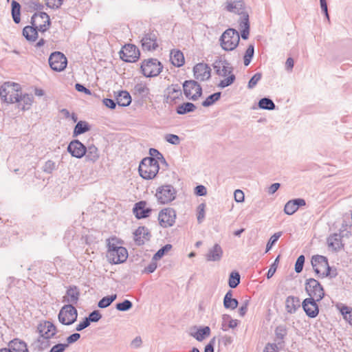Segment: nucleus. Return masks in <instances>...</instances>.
<instances>
[{
    "instance_id": "f257e3e1",
    "label": "nucleus",
    "mask_w": 352,
    "mask_h": 352,
    "mask_svg": "<svg viewBox=\"0 0 352 352\" xmlns=\"http://www.w3.org/2000/svg\"><path fill=\"white\" fill-rule=\"evenodd\" d=\"M32 25H27L23 30V36L30 42H34L38 37V31L45 32L49 29L51 22L49 15L43 12L34 13L31 18Z\"/></svg>"
},
{
    "instance_id": "f03ea898",
    "label": "nucleus",
    "mask_w": 352,
    "mask_h": 352,
    "mask_svg": "<svg viewBox=\"0 0 352 352\" xmlns=\"http://www.w3.org/2000/svg\"><path fill=\"white\" fill-rule=\"evenodd\" d=\"M160 170V165L157 159L144 157L139 164L138 172L140 175L144 179L150 180L154 179Z\"/></svg>"
},
{
    "instance_id": "7ed1b4c3",
    "label": "nucleus",
    "mask_w": 352,
    "mask_h": 352,
    "mask_svg": "<svg viewBox=\"0 0 352 352\" xmlns=\"http://www.w3.org/2000/svg\"><path fill=\"white\" fill-rule=\"evenodd\" d=\"M21 90V87L19 84L6 82L0 87V97L6 103H16L19 102Z\"/></svg>"
},
{
    "instance_id": "20e7f679",
    "label": "nucleus",
    "mask_w": 352,
    "mask_h": 352,
    "mask_svg": "<svg viewBox=\"0 0 352 352\" xmlns=\"http://www.w3.org/2000/svg\"><path fill=\"white\" fill-rule=\"evenodd\" d=\"M239 41V34L233 28L227 29L219 38L220 45L225 51L234 50L238 46Z\"/></svg>"
},
{
    "instance_id": "39448f33",
    "label": "nucleus",
    "mask_w": 352,
    "mask_h": 352,
    "mask_svg": "<svg viewBox=\"0 0 352 352\" xmlns=\"http://www.w3.org/2000/svg\"><path fill=\"white\" fill-rule=\"evenodd\" d=\"M177 190L170 184L159 186L156 190L155 197L161 204H167L176 198Z\"/></svg>"
},
{
    "instance_id": "423d86ee",
    "label": "nucleus",
    "mask_w": 352,
    "mask_h": 352,
    "mask_svg": "<svg viewBox=\"0 0 352 352\" xmlns=\"http://www.w3.org/2000/svg\"><path fill=\"white\" fill-rule=\"evenodd\" d=\"M142 74L147 78L158 76L163 69L162 63L156 58L144 60L141 65Z\"/></svg>"
},
{
    "instance_id": "0eeeda50",
    "label": "nucleus",
    "mask_w": 352,
    "mask_h": 352,
    "mask_svg": "<svg viewBox=\"0 0 352 352\" xmlns=\"http://www.w3.org/2000/svg\"><path fill=\"white\" fill-rule=\"evenodd\" d=\"M311 263L316 274L322 277H326L330 274L331 267L325 256L315 255L312 256Z\"/></svg>"
},
{
    "instance_id": "6e6552de",
    "label": "nucleus",
    "mask_w": 352,
    "mask_h": 352,
    "mask_svg": "<svg viewBox=\"0 0 352 352\" xmlns=\"http://www.w3.org/2000/svg\"><path fill=\"white\" fill-rule=\"evenodd\" d=\"M78 312L72 305H65L60 310L58 318L64 325L72 324L77 319Z\"/></svg>"
},
{
    "instance_id": "1a4fd4ad",
    "label": "nucleus",
    "mask_w": 352,
    "mask_h": 352,
    "mask_svg": "<svg viewBox=\"0 0 352 352\" xmlns=\"http://www.w3.org/2000/svg\"><path fill=\"white\" fill-rule=\"evenodd\" d=\"M305 290L310 296V298H315L318 301H320L324 296L322 286L314 278L307 280Z\"/></svg>"
},
{
    "instance_id": "9d476101",
    "label": "nucleus",
    "mask_w": 352,
    "mask_h": 352,
    "mask_svg": "<svg viewBox=\"0 0 352 352\" xmlns=\"http://www.w3.org/2000/svg\"><path fill=\"white\" fill-rule=\"evenodd\" d=\"M184 93L186 98L193 101L197 100L202 94V88L195 80H186L183 84Z\"/></svg>"
},
{
    "instance_id": "9b49d317",
    "label": "nucleus",
    "mask_w": 352,
    "mask_h": 352,
    "mask_svg": "<svg viewBox=\"0 0 352 352\" xmlns=\"http://www.w3.org/2000/svg\"><path fill=\"white\" fill-rule=\"evenodd\" d=\"M49 64L54 71L62 72L67 67V60L62 52H55L52 53L50 56Z\"/></svg>"
},
{
    "instance_id": "f8f14e48",
    "label": "nucleus",
    "mask_w": 352,
    "mask_h": 352,
    "mask_svg": "<svg viewBox=\"0 0 352 352\" xmlns=\"http://www.w3.org/2000/svg\"><path fill=\"white\" fill-rule=\"evenodd\" d=\"M176 219V212L171 208L162 209L158 215L160 224L163 228H168L173 226Z\"/></svg>"
},
{
    "instance_id": "ddd939ff",
    "label": "nucleus",
    "mask_w": 352,
    "mask_h": 352,
    "mask_svg": "<svg viewBox=\"0 0 352 352\" xmlns=\"http://www.w3.org/2000/svg\"><path fill=\"white\" fill-rule=\"evenodd\" d=\"M139 50L132 44L125 45L120 52V58L125 62L134 63L139 59Z\"/></svg>"
},
{
    "instance_id": "4468645a",
    "label": "nucleus",
    "mask_w": 352,
    "mask_h": 352,
    "mask_svg": "<svg viewBox=\"0 0 352 352\" xmlns=\"http://www.w3.org/2000/svg\"><path fill=\"white\" fill-rule=\"evenodd\" d=\"M107 257L111 263H122L126 260L128 252L124 247L117 248L115 250H108Z\"/></svg>"
},
{
    "instance_id": "2eb2a0df",
    "label": "nucleus",
    "mask_w": 352,
    "mask_h": 352,
    "mask_svg": "<svg viewBox=\"0 0 352 352\" xmlns=\"http://www.w3.org/2000/svg\"><path fill=\"white\" fill-rule=\"evenodd\" d=\"M142 47L144 51H155L158 47L157 33L152 31L145 33L141 39Z\"/></svg>"
},
{
    "instance_id": "dca6fc26",
    "label": "nucleus",
    "mask_w": 352,
    "mask_h": 352,
    "mask_svg": "<svg viewBox=\"0 0 352 352\" xmlns=\"http://www.w3.org/2000/svg\"><path fill=\"white\" fill-rule=\"evenodd\" d=\"M67 149L72 156L76 158L82 157L87 152V147L78 140H72Z\"/></svg>"
},
{
    "instance_id": "f3484780",
    "label": "nucleus",
    "mask_w": 352,
    "mask_h": 352,
    "mask_svg": "<svg viewBox=\"0 0 352 352\" xmlns=\"http://www.w3.org/2000/svg\"><path fill=\"white\" fill-rule=\"evenodd\" d=\"M316 302L318 301L315 298H307L302 303L305 312L310 318H316L318 314L319 309Z\"/></svg>"
},
{
    "instance_id": "a211bd4d",
    "label": "nucleus",
    "mask_w": 352,
    "mask_h": 352,
    "mask_svg": "<svg viewBox=\"0 0 352 352\" xmlns=\"http://www.w3.org/2000/svg\"><path fill=\"white\" fill-rule=\"evenodd\" d=\"M216 74L220 76H226L232 72V67L226 60L217 59L213 63Z\"/></svg>"
},
{
    "instance_id": "6ab92c4d",
    "label": "nucleus",
    "mask_w": 352,
    "mask_h": 352,
    "mask_svg": "<svg viewBox=\"0 0 352 352\" xmlns=\"http://www.w3.org/2000/svg\"><path fill=\"white\" fill-rule=\"evenodd\" d=\"M193 72L197 80L204 81L210 78L211 69L207 64L198 63L194 67Z\"/></svg>"
},
{
    "instance_id": "aec40b11",
    "label": "nucleus",
    "mask_w": 352,
    "mask_h": 352,
    "mask_svg": "<svg viewBox=\"0 0 352 352\" xmlns=\"http://www.w3.org/2000/svg\"><path fill=\"white\" fill-rule=\"evenodd\" d=\"M80 291L76 286H69L65 295L63 298V302L68 303L67 305H76L79 299Z\"/></svg>"
},
{
    "instance_id": "412c9836",
    "label": "nucleus",
    "mask_w": 352,
    "mask_h": 352,
    "mask_svg": "<svg viewBox=\"0 0 352 352\" xmlns=\"http://www.w3.org/2000/svg\"><path fill=\"white\" fill-rule=\"evenodd\" d=\"M38 330L41 337H45V338H51L56 333V327L50 321L41 323L38 327Z\"/></svg>"
},
{
    "instance_id": "4be33fe9",
    "label": "nucleus",
    "mask_w": 352,
    "mask_h": 352,
    "mask_svg": "<svg viewBox=\"0 0 352 352\" xmlns=\"http://www.w3.org/2000/svg\"><path fill=\"white\" fill-rule=\"evenodd\" d=\"M146 203L143 201H139L135 204L133 211L138 219L146 218L149 216V214L151 212V209L146 208Z\"/></svg>"
},
{
    "instance_id": "5701e85b",
    "label": "nucleus",
    "mask_w": 352,
    "mask_h": 352,
    "mask_svg": "<svg viewBox=\"0 0 352 352\" xmlns=\"http://www.w3.org/2000/svg\"><path fill=\"white\" fill-rule=\"evenodd\" d=\"M133 239L138 245H142L146 241L149 240V232L145 227H139L133 232Z\"/></svg>"
},
{
    "instance_id": "b1692460",
    "label": "nucleus",
    "mask_w": 352,
    "mask_h": 352,
    "mask_svg": "<svg viewBox=\"0 0 352 352\" xmlns=\"http://www.w3.org/2000/svg\"><path fill=\"white\" fill-rule=\"evenodd\" d=\"M223 256V250L220 245L216 243L212 248L208 250L206 255L208 261H219Z\"/></svg>"
},
{
    "instance_id": "393cba45",
    "label": "nucleus",
    "mask_w": 352,
    "mask_h": 352,
    "mask_svg": "<svg viewBox=\"0 0 352 352\" xmlns=\"http://www.w3.org/2000/svg\"><path fill=\"white\" fill-rule=\"evenodd\" d=\"M327 244L333 251L340 250L343 247L340 234L334 233L330 235L327 239Z\"/></svg>"
},
{
    "instance_id": "a878e982",
    "label": "nucleus",
    "mask_w": 352,
    "mask_h": 352,
    "mask_svg": "<svg viewBox=\"0 0 352 352\" xmlns=\"http://www.w3.org/2000/svg\"><path fill=\"white\" fill-rule=\"evenodd\" d=\"M19 98V102H17L19 104V107H21L23 111L30 109L34 100L32 95L29 94H23L22 91L21 90Z\"/></svg>"
},
{
    "instance_id": "bb28decb",
    "label": "nucleus",
    "mask_w": 352,
    "mask_h": 352,
    "mask_svg": "<svg viewBox=\"0 0 352 352\" xmlns=\"http://www.w3.org/2000/svg\"><path fill=\"white\" fill-rule=\"evenodd\" d=\"M11 352H28L27 344L19 339H14L8 343Z\"/></svg>"
},
{
    "instance_id": "cd10ccee",
    "label": "nucleus",
    "mask_w": 352,
    "mask_h": 352,
    "mask_svg": "<svg viewBox=\"0 0 352 352\" xmlns=\"http://www.w3.org/2000/svg\"><path fill=\"white\" fill-rule=\"evenodd\" d=\"M300 307V300L298 297L288 296L285 300V309L289 314H294Z\"/></svg>"
},
{
    "instance_id": "c85d7f7f",
    "label": "nucleus",
    "mask_w": 352,
    "mask_h": 352,
    "mask_svg": "<svg viewBox=\"0 0 352 352\" xmlns=\"http://www.w3.org/2000/svg\"><path fill=\"white\" fill-rule=\"evenodd\" d=\"M226 9L228 11L238 14L240 16H241L243 13H246L243 11L244 6L242 1H228Z\"/></svg>"
},
{
    "instance_id": "c756f323",
    "label": "nucleus",
    "mask_w": 352,
    "mask_h": 352,
    "mask_svg": "<svg viewBox=\"0 0 352 352\" xmlns=\"http://www.w3.org/2000/svg\"><path fill=\"white\" fill-rule=\"evenodd\" d=\"M170 60L171 63L177 67H182L184 64V56L180 50H171L170 54Z\"/></svg>"
},
{
    "instance_id": "7c9ffc66",
    "label": "nucleus",
    "mask_w": 352,
    "mask_h": 352,
    "mask_svg": "<svg viewBox=\"0 0 352 352\" xmlns=\"http://www.w3.org/2000/svg\"><path fill=\"white\" fill-rule=\"evenodd\" d=\"M238 325V320H234L228 314L222 316L221 329L224 331L229 329H234Z\"/></svg>"
},
{
    "instance_id": "2f4dec72",
    "label": "nucleus",
    "mask_w": 352,
    "mask_h": 352,
    "mask_svg": "<svg viewBox=\"0 0 352 352\" xmlns=\"http://www.w3.org/2000/svg\"><path fill=\"white\" fill-rule=\"evenodd\" d=\"M117 104L120 107H127L131 102V98L126 91H120L116 97Z\"/></svg>"
},
{
    "instance_id": "473e14b6",
    "label": "nucleus",
    "mask_w": 352,
    "mask_h": 352,
    "mask_svg": "<svg viewBox=\"0 0 352 352\" xmlns=\"http://www.w3.org/2000/svg\"><path fill=\"white\" fill-rule=\"evenodd\" d=\"M239 302L236 298H232V292L229 290L223 298V306L226 309H234L237 307Z\"/></svg>"
},
{
    "instance_id": "72a5a7b5",
    "label": "nucleus",
    "mask_w": 352,
    "mask_h": 352,
    "mask_svg": "<svg viewBox=\"0 0 352 352\" xmlns=\"http://www.w3.org/2000/svg\"><path fill=\"white\" fill-rule=\"evenodd\" d=\"M85 157L87 161L95 162L100 157L98 148L95 145H90L87 148Z\"/></svg>"
},
{
    "instance_id": "f704fd0d",
    "label": "nucleus",
    "mask_w": 352,
    "mask_h": 352,
    "mask_svg": "<svg viewBox=\"0 0 352 352\" xmlns=\"http://www.w3.org/2000/svg\"><path fill=\"white\" fill-rule=\"evenodd\" d=\"M90 129H91V126L88 124V122H87L86 121L80 120L77 122V124H76V126L74 127V132H73V136L76 137L79 135H81L82 133H85L90 131Z\"/></svg>"
},
{
    "instance_id": "c9c22d12",
    "label": "nucleus",
    "mask_w": 352,
    "mask_h": 352,
    "mask_svg": "<svg viewBox=\"0 0 352 352\" xmlns=\"http://www.w3.org/2000/svg\"><path fill=\"white\" fill-rule=\"evenodd\" d=\"M196 109V106L192 102H184L177 107L176 112L179 115H184L188 113L193 112Z\"/></svg>"
},
{
    "instance_id": "e433bc0d",
    "label": "nucleus",
    "mask_w": 352,
    "mask_h": 352,
    "mask_svg": "<svg viewBox=\"0 0 352 352\" xmlns=\"http://www.w3.org/2000/svg\"><path fill=\"white\" fill-rule=\"evenodd\" d=\"M287 334V328L285 324H280L275 329L276 340L278 341V344L283 342L285 337Z\"/></svg>"
},
{
    "instance_id": "4c0bfd02",
    "label": "nucleus",
    "mask_w": 352,
    "mask_h": 352,
    "mask_svg": "<svg viewBox=\"0 0 352 352\" xmlns=\"http://www.w3.org/2000/svg\"><path fill=\"white\" fill-rule=\"evenodd\" d=\"M12 6V16L13 19V21L15 23H19L21 21L20 14H21V6L20 4L13 0L11 3Z\"/></svg>"
},
{
    "instance_id": "58836bf2",
    "label": "nucleus",
    "mask_w": 352,
    "mask_h": 352,
    "mask_svg": "<svg viewBox=\"0 0 352 352\" xmlns=\"http://www.w3.org/2000/svg\"><path fill=\"white\" fill-rule=\"evenodd\" d=\"M210 329L209 327H204L199 329L197 332L192 334V336L198 341H202L206 337L210 336Z\"/></svg>"
},
{
    "instance_id": "ea45409f",
    "label": "nucleus",
    "mask_w": 352,
    "mask_h": 352,
    "mask_svg": "<svg viewBox=\"0 0 352 352\" xmlns=\"http://www.w3.org/2000/svg\"><path fill=\"white\" fill-rule=\"evenodd\" d=\"M258 107L262 109L274 110L276 105L271 99L268 98H263L259 100Z\"/></svg>"
},
{
    "instance_id": "a19ab883",
    "label": "nucleus",
    "mask_w": 352,
    "mask_h": 352,
    "mask_svg": "<svg viewBox=\"0 0 352 352\" xmlns=\"http://www.w3.org/2000/svg\"><path fill=\"white\" fill-rule=\"evenodd\" d=\"M240 274L237 272H232L230 274L228 285L229 287L234 289L240 283Z\"/></svg>"
},
{
    "instance_id": "79ce46f5",
    "label": "nucleus",
    "mask_w": 352,
    "mask_h": 352,
    "mask_svg": "<svg viewBox=\"0 0 352 352\" xmlns=\"http://www.w3.org/2000/svg\"><path fill=\"white\" fill-rule=\"evenodd\" d=\"M117 298L116 294L103 297L98 303L100 308H106L109 307Z\"/></svg>"
},
{
    "instance_id": "37998d69",
    "label": "nucleus",
    "mask_w": 352,
    "mask_h": 352,
    "mask_svg": "<svg viewBox=\"0 0 352 352\" xmlns=\"http://www.w3.org/2000/svg\"><path fill=\"white\" fill-rule=\"evenodd\" d=\"M344 319L352 325V308L347 306H342L340 309Z\"/></svg>"
},
{
    "instance_id": "c03bdc74",
    "label": "nucleus",
    "mask_w": 352,
    "mask_h": 352,
    "mask_svg": "<svg viewBox=\"0 0 352 352\" xmlns=\"http://www.w3.org/2000/svg\"><path fill=\"white\" fill-rule=\"evenodd\" d=\"M254 45H249L248 47L244 57H243V63L245 66H248L250 65L252 57L254 56Z\"/></svg>"
},
{
    "instance_id": "a18cd8bd",
    "label": "nucleus",
    "mask_w": 352,
    "mask_h": 352,
    "mask_svg": "<svg viewBox=\"0 0 352 352\" xmlns=\"http://www.w3.org/2000/svg\"><path fill=\"white\" fill-rule=\"evenodd\" d=\"M221 94V92H216L210 95L204 101H203L202 105L205 107L212 105L215 102L219 100Z\"/></svg>"
},
{
    "instance_id": "49530a36",
    "label": "nucleus",
    "mask_w": 352,
    "mask_h": 352,
    "mask_svg": "<svg viewBox=\"0 0 352 352\" xmlns=\"http://www.w3.org/2000/svg\"><path fill=\"white\" fill-rule=\"evenodd\" d=\"M239 27L241 30L250 29L249 15L248 13H243L239 20Z\"/></svg>"
},
{
    "instance_id": "de8ad7c7",
    "label": "nucleus",
    "mask_w": 352,
    "mask_h": 352,
    "mask_svg": "<svg viewBox=\"0 0 352 352\" xmlns=\"http://www.w3.org/2000/svg\"><path fill=\"white\" fill-rule=\"evenodd\" d=\"M172 248V245L170 244H166L160 248L153 256V260H160L162 258L164 255L170 251Z\"/></svg>"
},
{
    "instance_id": "09e8293b",
    "label": "nucleus",
    "mask_w": 352,
    "mask_h": 352,
    "mask_svg": "<svg viewBox=\"0 0 352 352\" xmlns=\"http://www.w3.org/2000/svg\"><path fill=\"white\" fill-rule=\"evenodd\" d=\"M134 90L136 93L141 95L142 96H146L149 93V89L148 87L143 83H138L135 85Z\"/></svg>"
},
{
    "instance_id": "8fccbe9b",
    "label": "nucleus",
    "mask_w": 352,
    "mask_h": 352,
    "mask_svg": "<svg viewBox=\"0 0 352 352\" xmlns=\"http://www.w3.org/2000/svg\"><path fill=\"white\" fill-rule=\"evenodd\" d=\"M282 232H278L274 234L268 241L267 245H266V250L265 252H269L272 246L276 243V241L278 240V239L281 236Z\"/></svg>"
},
{
    "instance_id": "3c124183",
    "label": "nucleus",
    "mask_w": 352,
    "mask_h": 352,
    "mask_svg": "<svg viewBox=\"0 0 352 352\" xmlns=\"http://www.w3.org/2000/svg\"><path fill=\"white\" fill-rule=\"evenodd\" d=\"M149 154L151 155V158L157 159L158 162H161L162 163L167 164L163 155L158 150L151 148L149 149Z\"/></svg>"
},
{
    "instance_id": "603ef678",
    "label": "nucleus",
    "mask_w": 352,
    "mask_h": 352,
    "mask_svg": "<svg viewBox=\"0 0 352 352\" xmlns=\"http://www.w3.org/2000/svg\"><path fill=\"white\" fill-rule=\"evenodd\" d=\"M133 303L129 300H124L122 302L116 304V309L120 311H126L131 309Z\"/></svg>"
},
{
    "instance_id": "864d4df0",
    "label": "nucleus",
    "mask_w": 352,
    "mask_h": 352,
    "mask_svg": "<svg viewBox=\"0 0 352 352\" xmlns=\"http://www.w3.org/2000/svg\"><path fill=\"white\" fill-rule=\"evenodd\" d=\"M164 140L173 145H178L180 144V138L175 134L168 133L164 135Z\"/></svg>"
},
{
    "instance_id": "5fc2aeb1",
    "label": "nucleus",
    "mask_w": 352,
    "mask_h": 352,
    "mask_svg": "<svg viewBox=\"0 0 352 352\" xmlns=\"http://www.w3.org/2000/svg\"><path fill=\"white\" fill-rule=\"evenodd\" d=\"M297 211V208L295 206V204L292 200L287 201L284 208V212L288 214L292 215Z\"/></svg>"
},
{
    "instance_id": "6e6d98bb",
    "label": "nucleus",
    "mask_w": 352,
    "mask_h": 352,
    "mask_svg": "<svg viewBox=\"0 0 352 352\" xmlns=\"http://www.w3.org/2000/svg\"><path fill=\"white\" fill-rule=\"evenodd\" d=\"M102 318V315L100 314V311L98 310H94L92 312H91L89 315V316L87 318V320L90 323L92 322H96L99 321Z\"/></svg>"
},
{
    "instance_id": "4d7b16f0",
    "label": "nucleus",
    "mask_w": 352,
    "mask_h": 352,
    "mask_svg": "<svg viewBox=\"0 0 352 352\" xmlns=\"http://www.w3.org/2000/svg\"><path fill=\"white\" fill-rule=\"evenodd\" d=\"M49 339L50 338H45V337H39L38 339V343L39 344L38 347L39 350L43 351L50 346L51 343Z\"/></svg>"
},
{
    "instance_id": "13d9d810",
    "label": "nucleus",
    "mask_w": 352,
    "mask_h": 352,
    "mask_svg": "<svg viewBox=\"0 0 352 352\" xmlns=\"http://www.w3.org/2000/svg\"><path fill=\"white\" fill-rule=\"evenodd\" d=\"M305 258L303 255L298 257L295 263V271L296 273H300L302 271Z\"/></svg>"
},
{
    "instance_id": "bf43d9fd",
    "label": "nucleus",
    "mask_w": 352,
    "mask_h": 352,
    "mask_svg": "<svg viewBox=\"0 0 352 352\" xmlns=\"http://www.w3.org/2000/svg\"><path fill=\"white\" fill-rule=\"evenodd\" d=\"M28 7L34 10L41 11L43 9L44 6L40 3L38 0H30L28 3Z\"/></svg>"
},
{
    "instance_id": "052dcab7",
    "label": "nucleus",
    "mask_w": 352,
    "mask_h": 352,
    "mask_svg": "<svg viewBox=\"0 0 352 352\" xmlns=\"http://www.w3.org/2000/svg\"><path fill=\"white\" fill-rule=\"evenodd\" d=\"M235 80V76L234 74H230L228 78L221 80L219 84V87L221 88L226 87L230 85H232Z\"/></svg>"
},
{
    "instance_id": "680f3d73",
    "label": "nucleus",
    "mask_w": 352,
    "mask_h": 352,
    "mask_svg": "<svg viewBox=\"0 0 352 352\" xmlns=\"http://www.w3.org/2000/svg\"><path fill=\"white\" fill-rule=\"evenodd\" d=\"M262 74L261 73H256L250 80L248 82V88L252 89L254 88L258 83V82L261 79Z\"/></svg>"
},
{
    "instance_id": "e2e57ef3",
    "label": "nucleus",
    "mask_w": 352,
    "mask_h": 352,
    "mask_svg": "<svg viewBox=\"0 0 352 352\" xmlns=\"http://www.w3.org/2000/svg\"><path fill=\"white\" fill-rule=\"evenodd\" d=\"M55 169L56 164L52 160L47 161L43 167V170L47 173H51Z\"/></svg>"
},
{
    "instance_id": "0e129e2a",
    "label": "nucleus",
    "mask_w": 352,
    "mask_h": 352,
    "mask_svg": "<svg viewBox=\"0 0 352 352\" xmlns=\"http://www.w3.org/2000/svg\"><path fill=\"white\" fill-rule=\"evenodd\" d=\"M107 241L108 250H115L117 248L122 247L119 241L115 237L108 239Z\"/></svg>"
},
{
    "instance_id": "69168bd1",
    "label": "nucleus",
    "mask_w": 352,
    "mask_h": 352,
    "mask_svg": "<svg viewBox=\"0 0 352 352\" xmlns=\"http://www.w3.org/2000/svg\"><path fill=\"white\" fill-rule=\"evenodd\" d=\"M197 210V221L199 223H201L205 218V204H199Z\"/></svg>"
},
{
    "instance_id": "338daca9",
    "label": "nucleus",
    "mask_w": 352,
    "mask_h": 352,
    "mask_svg": "<svg viewBox=\"0 0 352 352\" xmlns=\"http://www.w3.org/2000/svg\"><path fill=\"white\" fill-rule=\"evenodd\" d=\"M68 347V344L59 343L53 346L49 352H64Z\"/></svg>"
},
{
    "instance_id": "774afa93",
    "label": "nucleus",
    "mask_w": 352,
    "mask_h": 352,
    "mask_svg": "<svg viewBox=\"0 0 352 352\" xmlns=\"http://www.w3.org/2000/svg\"><path fill=\"white\" fill-rule=\"evenodd\" d=\"M63 0H46V6L52 9H57L63 4Z\"/></svg>"
}]
</instances>
